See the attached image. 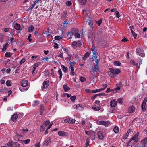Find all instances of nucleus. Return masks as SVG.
Instances as JSON below:
<instances>
[{"label": "nucleus", "instance_id": "nucleus-1", "mask_svg": "<svg viewBox=\"0 0 147 147\" xmlns=\"http://www.w3.org/2000/svg\"><path fill=\"white\" fill-rule=\"evenodd\" d=\"M109 71L108 72L109 76L111 77H114L121 72L120 69L113 68H109Z\"/></svg>", "mask_w": 147, "mask_h": 147}, {"label": "nucleus", "instance_id": "nucleus-2", "mask_svg": "<svg viewBox=\"0 0 147 147\" xmlns=\"http://www.w3.org/2000/svg\"><path fill=\"white\" fill-rule=\"evenodd\" d=\"M136 53L138 55L142 57H144L145 56L144 51L141 47H139L136 48Z\"/></svg>", "mask_w": 147, "mask_h": 147}, {"label": "nucleus", "instance_id": "nucleus-3", "mask_svg": "<svg viewBox=\"0 0 147 147\" xmlns=\"http://www.w3.org/2000/svg\"><path fill=\"white\" fill-rule=\"evenodd\" d=\"M92 51L93 53V56L94 57V58L96 60L95 62L96 63V65L97 66H98L99 59H96L98 54L97 52L96 51L95 47H94V49H92Z\"/></svg>", "mask_w": 147, "mask_h": 147}, {"label": "nucleus", "instance_id": "nucleus-4", "mask_svg": "<svg viewBox=\"0 0 147 147\" xmlns=\"http://www.w3.org/2000/svg\"><path fill=\"white\" fill-rule=\"evenodd\" d=\"M139 135V133L137 132L134 135L133 137L129 140L128 143H129L132 141L134 140L135 142H138V137Z\"/></svg>", "mask_w": 147, "mask_h": 147}, {"label": "nucleus", "instance_id": "nucleus-5", "mask_svg": "<svg viewBox=\"0 0 147 147\" xmlns=\"http://www.w3.org/2000/svg\"><path fill=\"white\" fill-rule=\"evenodd\" d=\"M20 84L22 87H26L28 85V82L26 80H23L20 82Z\"/></svg>", "mask_w": 147, "mask_h": 147}, {"label": "nucleus", "instance_id": "nucleus-6", "mask_svg": "<svg viewBox=\"0 0 147 147\" xmlns=\"http://www.w3.org/2000/svg\"><path fill=\"white\" fill-rule=\"evenodd\" d=\"M117 104V102L115 99L111 100L110 102V105L111 107H115Z\"/></svg>", "mask_w": 147, "mask_h": 147}, {"label": "nucleus", "instance_id": "nucleus-7", "mask_svg": "<svg viewBox=\"0 0 147 147\" xmlns=\"http://www.w3.org/2000/svg\"><path fill=\"white\" fill-rule=\"evenodd\" d=\"M75 120L73 119L67 118L65 119L64 121L66 123H75Z\"/></svg>", "mask_w": 147, "mask_h": 147}, {"label": "nucleus", "instance_id": "nucleus-8", "mask_svg": "<svg viewBox=\"0 0 147 147\" xmlns=\"http://www.w3.org/2000/svg\"><path fill=\"white\" fill-rule=\"evenodd\" d=\"M82 44L81 41H78L77 42L74 41L73 42L71 45L74 47H80Z\"/></svg>", "mask_w": 147, "mask_h": 147}, {"label": "nucleus", "instance_id": "nucleus-9", "mask_svg": "<svg viewBox=\"0 0 147 147\" xmlns=\"http://www.w3.org/2000/svg\"><path fill=\"white\" fill-rule=\"evenodd\" d=\"M91 71L94 72H98L100 71V70L99 68V66L95 65V67L92 66L91 67Z\"/></svg>", "mask_w": 147, "mask_h": 147}, {"label": "nucleus", "instance_id": "nucleus-10", "mask_svg": "<svg viewBox=\"0 0 147 147\" xmlns=\"http://www.w3.org/2000/svg\"><path fill=\"white\" fill-rule=\"evenodd\" d=\"M51 140L50 137L46 139V140L44 141L43 144V146H47L48 145L49 143L51 141Z\"/></svg>", "mask_w": 147, "mask_h": 147}, {"label": "nucleus", "instance_id": "nucleus-11", "mask_svg": "<svg viewBox=\"0 0 147 147\" xmlns=\"http://www.w3.org/2000/svg\"><path fill=\"white\" fill-rule=\"evenodd\" d=\"M58 135L60 136H65L67 135V133L63 131H59L58 132Z\"/></svg>", "mask_w": 147, "mask_h": 147}, {"label": "nucleus", "instance_id": "nucleus-12", "mask_svg": "<svg viewBox=\"0 0 147 147\" xmlns=\"http://www.w3.org/2000/svg\"><path fill=\"white\" fill-rule=\"evenodd\" d=\"M49 82L48 81H44L42 86V87L44 88H46L49 86Z\"/></svg>", "mask_w": 147, "mask_h": 147}, {"label": "nucleus", "instance_id": "nucleus-13", "mask_svg": "<svg viewBox=\"0 0 147 147\" xmlns=\"http://www.w3.org/2000/svg\"><path fill=\"white\" fill-rule=\"evenodd\" d=\"M98 136L99 139L100 140H102L104 138V136L102 132L99 131L98 133Z\"/></svg>", "mask_w": 147, "mask_h": 147}, {"label": "nucleus", "instance_id": "nucleus-14", "mask_svg": "<svg viewBox=\"0 0 147 147\" xmlns=\"http://www.w3.org/2000/svg\"><path fill=\"white\" fill-rule=\"evenodd\" d=\"M147 142V137H145L141 141V143L142 144L144 145L142 147H146L145 146Z\"/></svg>", "mask_w": 147, "mask_h": 147}, {"label": "nucleus", "instance_id": "nucleus-15", "mask_svg": "<svg viewBox=\"0 0 147 147\" xmlns=\"http://www.w3.org/2000/svg\"><path fill=\"white\" fill-rule=\"evenodd\" d=\"M14 142H9L5 144V146L6 147H12L14 146Z\"/></svg>", "mask_w": 147, "mask_h": 147}, {"label": "nucleus", "instance_id": "nucleus-16", "mask_svg": "<svg viewBox=\"0 0 147 147\" xmlns=\"http://www.w3.org/2000/svg\"><path fill=\"white\" fill-rule=\"evenodd\" d=\"M135 109L134 106H131L128 109V111L130 113H132L135 111Z\"/></svg>", "mask_w": 147, "mask_h": 147}, {"label": "nucleus", "instance_id": "nucleus-17", "mask_svg": "<svg viewBox=\"0 0 147 147\" xmlns=\"http://www.w3.org/2000/svg\"><path fill=\"white\" fill-rule=\"evenodd\" d=\"M14 27L15 29L17 30H20L19 32L20 31L21 29H20L21 26L20 25L18 24L17 23H16L14 24Z\"/></svg>", "mask_w": 147, "mask_h": 147}, {"label": "nucleus", "instance_id": "nucleus-18", "mask_svg": "<svg viewBox=\"0 0 147 147\" xmlns=\"http://www.w3.org/2000/svg\"><path fill=\"white\" fill-rule=\"evenodd\" d=\"M18 117V115L17 114H14L12 116L11 119L13 121H15Z\"/></svg>", "mask_w": 147, "mask_h": 147}, {"label": "nucleus", "instance_id": "nucleus-19", "mask_svg": "<svg viewBox=\"0 0 147 147\" xmlns=\"http://www.w3.org/2000/svg\"><path fill=\"white\" fill-rule=\"evenodd\" d=\"M76 109L79 111H81L83 110V107L81 105L78 104L76 105Z\"/></svg>", "mask_w": 147, "mask_h": 147}, {"label": "nucleus", "instance_id": "nucleus-20", "mask_svg": "<svg viewBox=\"0 0 147 147\" xmlns=\"http://www.w3.org/2000/svg\"><path fill=\"white\" fill-rule=\"evenodd\" d=\"M9 44L8 43H7L6 44H4L3 45V48L2 49V51L3 52H5V51L7 49Z\"/></svg>", "mask_w": 147, "mask_h": 147}, {"label": "nucleus", "instance_id": "nucleus-21", "mask_svg": "<svg viewBox=\"0 0 147 147\" xmlns=\"http://www.w3.org/2000/svg\"><path fill=\"white\" fill-rule=\"evenodd\" d=\"M104 90V89H96L93 90L91 92L92 93H95L97 92H100Z\"/></svg>", "mask_w": 147, "mask_h": 147}, {"label": "nucleus", "instance_id": "nucleus-22", "mask_svg": "<svg viewBox=\"0 0 147 147\" xmlns=\"http://www.w3.org/2000/svg\"><path fill=\"white\" fill-rule=\"evenodd\" d=\"M92 109L94 111H98L100 109V106L94 105L92 107Z\"/></svg>", "mask_w": 147, "mask_h": 147}, {"label": "nucleus", "instance_id": "nucleus-23", "mask_svg": "<svg viewBox=\"0 0 147 147\" xmlns=\"http://www.w3.org/2000/svg\"><path fill=\"white\" fill-rule=\"evenodd\" d=\"M34 29L33 26L31 25L30 26L28 29V31L30 32H32Z\"/></svg>", "mask_w": 147, "mask_h": 147}, {"label": "nucleus", "instance_id": "nucleus-24", "mask_svg": "<svg viewBox=\"0 0 147 147\" xmlns=\"http://www.w3.org/2000/svg\"><path fill=\"white\" fill-rule=\"evenodd\" d=\"M90 16H88V21H87V22H88V24L91 27L92 26V23L91 20L90 18Z\"/></svg>", "mask_w": 147, "mask_h": 147}, {"label": "nucleus", "instance_id": "nucleus-25", "mask_svg": "<svg viewBox=\"0 0 147 147\" xmlns=\"http://www.w3.org/2000/svg\"><path fill=\"white\" fill-rule=\"evenodd\" d=\"M80 4L81 5L86 4L87 2V0H78Z\"/></svg>", "mask_w": 147, "mask_h": 147}, {"label": "nucleus", "instance_id": "nucleus-26", "mask_svg": "<svg viewBox=\"0 0 147 147\" xmlns=\"http://www.w3.org/2000/svg\"><path fill=\"white\" fill-rule=\"evenodd\" d=\"M71 34L72 35H74L75 37L77 38H79L80 36V35L79 33H74V32H72Z\"/></svg>", "mask_w": 147, "mask_h": 147}, {"label": "nucleus", "instance_id": "nucleus-27", "mask_svg": "<svg viewBox=\"0 0 147 147\" xmlns=\"http://www.w3.org/2000/svg\"><path fill=\"white\" fill-rule=\"evenodd\" d=\"M63 88L64 89L65 92H67L70 90V88L69 87H68L66 85H64L63 86Z\"/></svg>", "mask_w": 147, "mask_h": 147}, {"label": "nucleus", "instance_id": "nucleus-28", "mask_svg": "<svg viewBox=\"0 0 147 147\" xmlns=\"http://www.w3.org/2000/svg\"><path fill=\"white\" fill-rule=\"evenodd\" d=\"M50 121L49 120H47L45 121L44 123L43 124H42V125H43L45 127L47 126L49 124Z\"/></svg>", "mask_w": 147, "mask_h": 147}, {"label": "nucleus", "instance_id": "nucleus-29", "mask_svg": "<svg viewBox=\"0 0 147 147\" xmlns=\"http://www.w3.org/2000/svg\"><path fill=\"white\" fill-rule=\"evenodd\" d=\"M130 63L132 65L134 66H136L138 64V63H135L134 60H131L130 61Z\"/></svg>", "mask_w": 147, "mask_h": 147}, {"label": "nucleus", "instance_id": "nucleus-30", "mask_svg": "<svg viewBox=\"0 0 147 147\" xmlns=\"http://www.w3.org/2000/svg\"><path fill=\"white\" fill-rule=\"evenodd\" d=\"M114 65L115 66H120L121 65V63L118 61H115L113 63Z\"/></svg>", "mask_w": 147, "mask_h": 147}, {"label": "nucleus", "instance_id": "nucleus-31", "mask_svg": "<svg viewBox=\"0 0 147 147\" xmlns=\"http://www.w3.org/2000/svg\"><path fill=\"white\" fill-rule=\"evenodd\" d=\"M58 72L59 74V78L60 80L62 78L63 74L61 69L59 68L58 70Z\"/></svg>", "mask_w": 147, "mask_h": 147}, {"label": "nucleus", "instance_id": "nucleus-32", "mask_svg": "<svg viewBox=\"0 0 147 147\" xmlns=\"http://www.w3.org/2000/svg\"><path fill=\"white\" fill-rule=\"evenodd\" d=\"M82 12L84 14L87 15V16H89L88 15V14L90 13V11L86 10H84L82 11Z\"/></svg>", "mask_w": 147, "mask_h": 147}, {"label": "nucleus", "instance_id": "nucleus-33", "mask_svg": "<svg viewBox=\"0 0 147 147\" xmlns=\"http://www.w3.org/2000/svg\"><path fill=\"white\" fill-rule=\"evenodd\" d=\"M45 127L42 124L40 128V132L43 131L45 129Z\"/></svg>", "mask_w": 147, "mask_h": 147}, {"label": "nucleus", "instance_id": "nucleus-34", "mask_svg": "<svg viewBox=\"0 0 147 147\" xmlns=\"http://www.w3.org/2000/svg\"><path fill=\"white\" fill-rule=\"evenodd\" d=\"M30 141V140L29 139H28L25 140H23L22 142H24L26 144H27L29 143Z\"/></svg>", "mask_w": 147, "mask_h": 147}, {"label": "nucleus", "instance_id": "nucleus-35", "mask_svg": "<svg viewBox=\"0 0 147 147\" xmlns=\"http://www.w3.org/2000/svg\"><path fill=\"white\" fill-rule=\"evenodd\" d=\"M11 82L9 80H7L6 82V84L8 87H9L11 86Z\"/></svg>", "mask_w": 147, "mask_h": 147}, {"label": "nucleus", "instance_id": "nucleus-36", "mask_svg": "<svg viewBox=\"0 0 147 147\" xmlns=\"http://www.w3.org/2000/svg\"><path fill=\"white\" fill-rule=\"evenodd\" d=\"M109 123L110 122L109 121H103V125H104L106 127H107L109 125Z\"/></svg>", "mask_w": 147, "mask_h": 147}, {"label": "nucleus", "instance_id": "nucleus-37", "mask_svg": "<svg viewBox=\"0 0 147 147\" xmlns=\"http://www.w3.org/2000/svg\"><path fill=\"white\" fill-rule=\"evenodd\" d=\"M71 70V72H70V75L71 76H74L75 74L74 72V67H72L71 68H70Z\"/></svg>", "mask_w": 147, "mask_h": 147}, {"label": "nucleus", "instance_id": "nucleus-38", "mask_svg": "<svg viewBox=\"0 0 147 147\" xmlns=\"http://www.w3.org/2000/svg\"><path fill=\"white\" fill-rule=\"evenodd\" d=\"M62 38L63 37H62L61 36H57L55 37L54 38L55 40H59Z\"/></svg>", "mask_w": 147, "mask_h": 147}, {"label": "nucleus", "instance_id": "nucleus-39", "mask_svg": "<svg viewBox=\"0 0 147 147\" xmlns=\"http://www.w3.org/2000/svg\"><path fill=\"white\" fill-rule=\"evenodd\" d=\"M114 132L116 133H117L119 131V129L117 127H115L113 129Z\"/></svg>", "mask_w": 147, "mask_h": 147}, {"label": "nucleus", "instance_id": "nucleus-40", "mask_svg": "<svg viewBox=\"0 0 147 147\" xmlns=\"http://www.w3.org/2000/svg\"><path fill=\"white\" fill-rule=\"evenodd\" d=\"M5 56L7 57H10L11 56V53L9 52H6L5 54Z\"/></svg>", "mask_w": 147, "mask_h": 147}, {"label": "nucleus", "instance_id": "nucleus-41", "mask_svg": "<svg viewBox=\"0 0 147 147\" xmlns=\"http://www.w3.org/2000/svg\"><path fill=\"white\" fill-rule=\"evenodd\" d=\"M146 103L143 102L141 105V107L143 111L145 110V105Z\"/></svg>", "mask_w": 147, "mask_h": 147}, {"label": "nucleus", "instance_id": "nucleus-42", "mask_svg": "<svg viewBox=\"0 0 147 147\" xmlns=\"http://www.w3.org/2000/svg\"><path fill=\"white\" fill-rule=\"evenodd\" d=\"M38 65L37 64H35L33 68V70H32V73L33 74L34 73V71L36 69V68L38 67Z\"/></svg>", "mask_w": 147, "mask_h": 147}, {"label": "nucleus", "instance_id": "nucleus-43", "mask_svg": "<svg viewBox=\"0 0 147 147\" xmlns=\"http://www.w3.org/2000/svg\"><path fill=\"white\" fill-rule=\"evenodd\" d=\"M39 104V102L38 101H35L32 104L33 106L35 107L38 105Z\"/></svg>", "mask_w": 147, "mask_h": 147}, {"label": "nucleus", "instance_id": "nucleus-44", "mask_svg": "<svg viewBox=\"0 0 147 147\" xmlns=\"http://www.w3.org/2000/svg\"><path fill=\"white\" fill-rule=\"evenodd\" d=\"M35 5V4H32L31 6L29 7L28 9V10H27L26 11H28L32 9L34 7V6Z\"/></svg>", "mask_w": 147, "mask_h": 147}, {"label": "nucleus", "instance_id": "nucleus-45", "mask_svg": "<svg viewBox=\"0 0 147 147\" xmlns=\"http://www.w3.org/2000/svg\"><path fill=\"white\" fill-rule=\"evenodd\" d=\"M20 90L21 91V92H24L25 91H27L28 89V88H23V87L22 88H20Z\"/></svg>", "mask_w": 147, "mask_h": 147}, {"label": "nucleus", "instance_id": "nucleus-46", "mask_svg": "<svg viewBox=\"0 0 147 147\" xmlns=\"http://www.w3.org/2000/svg\"><path fill=\"white\" fill-rule=\"evenodd\" d=\"M61 67L62 68L63 70L65 72H66L67 71V69L63 65H61Z\"/></svg>", "mask_w": 147, "mask_h": 147}, {"label": "nucleus", "instance_id": "nucleus-47", "mask_svg": "<svg viewBox=\"0 0 147 147\" xmlns=\"http://www.w3.org/2000/svg\"><path fill=\"white\" fill-rule=\"evenodd\" d=\"M9 29L10 28H3L2 30L3 31L5 32H8L9 31Z\"/></svg>", "mask_w": 147, "mask_h": 147}, {"label": "nucleus", "instance_id": "nucleus-48", "mask_svg": "<svg viewBox=\"0 0 147 147\" xmlns=\"http://www.w3.org/2000/svg\"><path fill=\"white\" fill-rule=\"evenodd\" d=\"M80 80L81 82H82L86 80V79L84 77H81L80 78Z\"/></svg>", "mask_w": 147, "mask_h": 147}, {"label": "nucleus", "instance_id": "nucleus-49", "mask_svg": "<svg viewBox=\"0 0 147 147\" xmlns=\"http://www.w3.org/2000/svg\"><path fill=\"white\" fill-rule=\"evenodd\" d=\"M76 96H71L70 97V99L73 102L76 99Z\"/></svg>", "mask_w": 147, "mask_h": 147}, {"label": "nucleus", "instance_id": "nucleus-50", "mask_svg": "<svg viewBox=\"0 0 147 147\" xmlns=\"http://www.w3.org/2000/svg\"><path fill=\"white\" fill-rule=\"evenodd\" d=\"M13 147H20V145L17 142H14Z\"/></svg>", "mask_w": 147, "mask_h": 147}, {"label": "nucleus", "instance_id": "nucleus-51", "mask_svg": "<svg viewBox=\"0 0 147 147\" xmlns=\"http://www.w3.org/2000/svg\"><path fill=\"white\" fill-rule=\"evenodd\" d=\"M31 37V34H29V36H28V38H27L29 42H31L32 41V39L30 38Z\"/></svg>", "mask_w": 147, "mask_h": 147}, {"label": "nucleus", "instance_id": "nucleus-52", "mask_svg": "<svg viewBox=\"0 0 147 147\" xmlns=\"http://www.w3.org/2000/svg\"><path fill=\"white\" fill-rule=\"evenodd\" d=\"M40 142H38L36 143L35 145V147H40Z\"/></svg>", "mask_w": 147, "mask_h": 147}, {"label": "nucleus", "instance_id": "nucleus-53", "mask_svg": "<svg viewBox=\"0 0 147 147\" xmlns=\"http://www.w3.org/2000/svg\"><path fill=\"white\" fill-rule=\"evenodd\" d=\"M102 20L101 19H100L98 21H96V22L98 26H100L102 23Z\"/></svg>", "mask_w": 147, "mask_h": 147}, {"label": "nucleus", "instance_id": "nucleus-54", "mask_svg": "<svg viewBox=\"0 0 147 147\" xmlns=\"http://www.w3.org/2000/svg\"><path fill=\"white\" fill-rule=\"evenodd\" d=\"M89 144V141L88 138H87L86 142V146H88Z\"/></svg>", "mask_w": 147, "mask_h": 147}, {"label": "nucleus", "instance_id": "nucleus-55", "mask_svg": "<svg viewBox=\"0 0 147 147\" xmlns=\"http://www.w3.org/2000/svg\"><path fill=\"white\" fill-rule=\"evenodd\" d=\"M115 15L116 16V17L117 18H119L120 17L119 13L118 11H117L115 12Z\"/></svg>", "mask_w": 147, "mask_h": 147}, {"label": "nucleus", "instance_id": "nucleus-56", "mask_svg": "<svg viewBox=\"0 0 147 147\" xmlns=\"http://www.w3.org/2000/svg\"><path fill=\"white\" fill-rule=\"evenodd\" d=\"M28 129L27 128L24 129H23L22 130V132L24 134L25 133H26L28 132Z\"/></svg>", "mask_w": 147, "mask_h": 147}, {"label": "nucleus", "instance_id": "nucleus-57", "mask_svg": "<svg viewBox=\"0 0 147 147\" xmlns=\"http://www.w3.org/2000/svg\"><path fill=\"white\" fill-rule=\"evenodd\" d=\"M98 96V95L97 94L94 95L91 97V99L92 100H94L95 98Z\"/></svg>", "mask_w": 147, "mask_h": 147}, {"label": "nucleus", "instance_id": "nucleus-58", "mask_svg": "<svg viewBox=\"0 0 147 147\" xmlns=\"http://www.w3.org/2000/svg\"><path fill=\"white\" fill-rule=\"evenodd\" d=\"M131 32L133 35L134 36V38H136L137 36V34L135 33L134 31Z\"/></svg>", "mask_w": 147, "mask_h": 147}, {"label": "nucleus", "instance_id": "nucleus-59", "mask_svg": "<svg viewBox=\"0 0 147 147\" xmlns=\"http://www.w3.org/2000/svg\"><path fill=\"white\" fill-rule=\"evenodd\" d=\"M72 3L71 1H68L66 2V4L67 6H69L71 5Z\"/></svg>", "mask_w": 147, "mask_h": 147}, {"label": "nucleus", "instance_id": "nucleus-60", "mask_svg": "<svg viewBox=\"0 0 147 147\" xmlns=\"http://www.w3.org/2000/svg\"><path fill=\"white\" fill-rule=\"evenodd\" d=\"M97 123L99 125H103V121H97Z\"/></svg>", "mask_w": 147, "mask_h": 147}, {"label": "nucleus", "instance_id": "nucleus-61", "mask_svg": "<svg viewBox=\"0 0 147 147\" xmlns=\"http://www.w3.org/2000/svg\"><path fill=\"white\" fill-rule=\"evenodd\" d=\"M128 136V135L127 134H124L123 136V139H125L127 138Z\"/></svg>", "mask_w": 147, "mask_h": 147}, {"label": "nucleus", "instance_id": "nucleus-62", "mask_svg": "<svg viewBox=\"0 0 147 147\" xmlns=\"http://www.w3.org/2000/svg\"><path fill=\"white\" fill-rule=\"evenodd\" d=\"M25 59H22L21 61L20 62V64H22L23 63H24L25 61Z\"/></svg>", "mask_w": 147, "mask_h": 147}, {"label": "nucleus", "instance_id": "nucleus-63", "mask_svg": "<svg viewBox=\"0 0 147 147\" xmlns=\"http://www.w3.org/2000/svg\"><path fill=\"white\" fill-rule=\"evenodd\" d=\"M58 57H61L62 58H63V53H60L58 55Z\"/></svg>", "mask_w": 147, "mask_h": 147}, {"label": "nucleus", "instance_id": "nucleus-64", "mask_svg": "<svg viewBox=\"0 0 147 147\" xmlns=\"http://www.w3.org/2000/svg\"><path fill=\"white\" fill-rule=\"evenodd\" d=\"M117 101L119 103L121 104H122L123 102L122 99L120 98L118 99Z\"/></svg>", "mask_w": 147, "mask_h": 147}]
</instances>
